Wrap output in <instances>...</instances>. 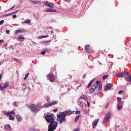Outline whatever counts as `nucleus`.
I'll return each mask as SVG.
<instances>
[{"label": "nucleus", "instance_id": "1", "mask_svg": "<svg viewBox=\"0 0 131 131\" xmlns=\"http://www.w3.org/2000/svg\"><path fill=\"white\" fill-rule=\"evenodd\" d=\"M100 83L99 81H97L96 83L97 84H96V85H94L92 86L89 91V93H92L95 91V92H100L101 91L102 85L100 84L98 86L97 84H99Z\"/></svg>", "mask_w": 131, "mask_h": 131}, {"label": "nucleus", "instance_id": "2", "mask_svg": "<svg viewBox=\"0 0 131 131\" xmlns=\"http://www.w3.org/2000/svg\"><path fill=\"white\" fill-rule=\"evenodd\" d=\"M54 115L53 114H50V115L45 114L44 116L46 121L49 123H54V122H57L54 121Z\"/></svg>", "mask_w": 131, "mask_h": 131}, {"label": "nucleus", "instance_id": "3", "mask_svg": "<svg viewBox=\"0 0 131 131\" xmlns=\"http://www.w3.org/2000/svg\"><path fill=\"white\" fill-rule=\"evenodd\" d=\"M57 121L59 122L60 124H61L62 122H64L66 120V114L64 112H60L59 115H57Z\"/></svg>", "mask_w": 131, "mask_h": 131}, {"label": "nucleus", "instance_id": "4", "mask_svg": "<svg viewBox=\"0 0 131 131\" xmlns=\"http://www.w3.org/2000/svg\"><path fill=\"white\" fill-rule=\"evenodd\" d=\"M57 122H54V123H50L48 126V131H54L57 127Z\"/></svg>", "mask_w": 131, "mask_h": 131}, {"label": "nucleus", "instance_id": "5", "mask_svg": "<svg viewBox=\"0 0 131 131\" xmlns=\"http://www.w3.org/2000/svg\"><path fill=\"white\" fill-rule=\"evenodd\" d=\"M28 107L32 111L34 112H35L38 111V107L36 105L32 104L31 106H28Z\"/></svg>", "mask_w": 131, "mask_h": 131}, {"label": "nucleus", "instance_id": "6", "mask_svg": "<svg viewBox=\"0 0 131 131\" xmlns=\"http://www.w3.org/2000/svg\"><path fill=\"white\" fill-rule=\"evenodd\" d=\"M75 112V111H71L70 109H68L63 112L65 113L66 116V115H70L72 114H74Z\"/></svg>", "mask_w": 131, "mask_h": 131}, {"label": "nucleus", "instance_id": "7", "mask_svg": "<svg viewBox=\"0 0 131 131\" xmlns=\"http://www.w3.org/2000/svg\"><path fill=\"white\" fill-rule=\"evenodd\" d=\"M111 114L110 113H108L106 115L103 121V122L105 123L109 120L111 117Z\"/></svg>", "mask_w": 131, "mask_h": 131}, {"label": "nucleus", "instance_id": "8", "mask_svg": "<svg viewBox=\"0 0 131 131\" xmlns=\"http://www.w3.org/2000/svg\"><path fill=\"white\" fill-rule=\"evenodd\" d=\"M56 104V102L53 101L49 103L48 104H45L44 106V107L48 108L49 106L54 105Z\"/></svg>", "mask_w": 131, "mask_h": 131}, {"label": "nucleus", "instance_id": "9", "mask_svg": "<svg viewBox=\"0 0 131 131\" xmlns=\"http://www.w3.org/2000/svg\"><path fill=\"white\" fill-rule=\"evenodd\" d=\"M49 76L50 78V81L52 82H54L55 79L54 75L52 73H50L49 74Z\"/></svg>", "mask_w": 131, "mask_h": 131}, {"label": "nucleus", "instance_id": "10", "mask_svg": "<svg viewBox=\"0 0 131 131\" xmlns=\"http://www.w3.org/2000/svg\"><path fill=\"white\" fill-rule=\"evenodd\" d=\"M85 49L88 53H90L91 52L92 50L90 45H86L85 47Z\"/></svg>", "mask_w": 131, "mask_h": 131}, {"label": "nucleus", "instance_id": "11", "mask_svg": "<svg viewBox=\"0 0 131 131\" xmlns=\"http://www.w3.org/2000/svg\"><path fill=\"white\" fill-rule=\"evenodd\" d=\"M25 38L22 36H20L18 38V40L19 41H23L24 40Z\"/></svg>", "mask_w": 131, "mask_h": 131}, {"label": "nucleus", "instance_id": "12", "mask_svg": "<svg viewBox=\"0 0 131 131\" xmlns=\"http://www.w3.org/2000/svg\"><path fill=\"white\" fill-rule=\"evenodd\" d=\"M112 85L111 84H108L105 88V90L106 91L109 90L112 86Z\"/></svg>", "mask_w": 131, "mask_h": 131}, {"label": "nucleus", "instance_id": "13", "mask_svg": "<svg viewBox=\"0 0 131 131\" xmlns=\"http://www.w3.org/2000/svg\"><path fill=\"white\" fill-rule=\"evenodd\" d=\"M83 99L85 100H88L87 97L84 95H83L79 97V99Z\"/></svg>", "mask_w": 131, "mask_h": 131}, {"label": "nucleus", "instance_id": "14", "mask_svg": "<svg viewBox=\"0 0 131 131\" xmlns=\"http://www.w3.org/2000/svg\"><path fill=\"white\" fill-rule=\"evenodd\" d=\"M126 74L125 72H123L122 73H120L118 74H117V75L118 77H123L124 75H125Z\"/></svg>", "mask_w": 131, "mask_h": 131}, {"label": "nucleus", "instance_id": "15", "mask_svg": "<svg viewBox=\"0 0 131 131\" xmlns=\"http://www.w3.org/2000/svg\"><path fill=\"white\" fill-rule=\"evenodd\" d=\"M98 121V120L95 121L93 124V127L94 128L97 125Z\"/></svg>", "mask_w": 131, "mask_h": 131}, {"label": "nucleus", "instance_id": "16", "mask_svg": "<svg viewBox=\"0 0 131 131\" xmlns=\"http://www.w3.org/2000/svg\"><path fill=\"white\" fill-rule=\"evenodd\" d=\"M14 113V112L13 110H12L11 112L9 111L7 113V116H8L9 115H10Z\"/></svg>", "mask_w": 131, "mask_h": 131}, {"label": "nucleus", "instance_id": "17", "mask_svg": "<svg viewBox=\"0 0 131 131\" xmlns=\"http://www.w3.org/2000/svg\"><path fill=\"white\" fill-rule=\"evenodd\" d=\"M5 128L7 130H11V127L9 125H8L5 126Z\"/></svg>", "mask_w": 131, "mask_h": 131}, {"label": "nucleus", "instance_id": "18", "mask_svg": "<svg viewBox=\"0 0 131 131\" xmlns=\"http://www.w3.org/2000/svg\"><path fill=\"white\" fill-rule=\"evenodd\" d=\"M23 32V30L20 29H19L18 30H16L15 32L16 34H17L19 33H21L22 32Z\"/></svg>", "mask_w": 131, "mask_h": 131}, {"label": "nucleus", "instance_id": "19", "mask_svg": "<svg viewBox=\"0 0 131 131\" xmlns=\"http://www.w3.org/2000/svg\"><path fill=\"white\" fill-rule=\"evenodd\" d=\"M94 79H92L91 80V81L88 84L87 88H89L90 87L92 84L93 82L94 81Z\"/></svg>", "mask_w": 131, "mask_h": 131}, {"label": "nucleus", "instance_id": "20", "mask_svg": "<svg viewBox=\"0 0 131 131\" xmlns=\"http://www.w3.org/2000/svg\"><path fill=\"white\" fill-rule=\"evenodd\" d=\"M51 5L49 3H48L47 4V6L48 7L51 8H54V7L53 6V4L52 3H51Z\"/></svg>", "mask_w": 131, "mask_h": 131}, {"label": "nucleus", "instance_id": "21", "mask_svg": "<svg viewBox=\"0 0 131 131\" xmlns=\"http://www.w3.org/2000/svg\"><path fill=\"white\" fill-rule=\"evenodd\" d=\"M16 118L18 121H21L22 120V118L19 115H17L16 116Z\"/></svg>", "mask_w": 131, "mask_h": 131}, {"label": "nucleus", "instance_id": "22", "mask_svg": "<svg viewBox=\"0 0 131 131\" xmlns=\"http://www.w3.org/2000/svg\"><path fill=\"white\" fill-rule=\"evenodd\" d=\"M32 2L34 4H38L41 3L40 1H32Z\"/></svg>", "mask_w": 131, "mask_h": 131}, {"label": "nucleus", "instance_id": "23", "mask_svg": "<svg viewBox=\"0 0 131 131\" xmlns=\"http://www.w3.org/2000/svg\"><path fill=\"white\" fill-rule=\"evenodd\" d=\"M48 37V36L47 35H46L45 36H39V37L38 38L39 39H40L42 38H46Z\"/></svg>", "mask_w": 131, "mask_h": 131}, {"label": "nucleus", "instance_id": "24", "mask_svg": "<svg viewBox=\"0 0 131 131\" xmlns=\"http://www.w3.org/2000/svg\"><path fill=\"white\" fill-rule=\"evenodd\" d=\"M126 79L128 81H130L131 82V75L129 76L128 78H126Z\"/></svg>", "mask_w": 131, "mask_h": 131}, {"label": "nucleus", "instance_id": "25", "mask_svg": "<svg viewBox=\"0 0 131 131\" xmlns=\"http://www.w3.org/2000/svg\"><path fill=\"white\" fill-rule=\"evenodd\" d=\"M9 86V84L7 82L5 83L4 85L3 86L4 88H7Z\"/></svg>", "mask_w": 131, "mask_h": 131}, {"label": "nucleus", "instance_id": "26", "mask_svg": "<svg viewBox=\"0 0 131 131\" xmlns=\"http://www.w3.org/2000/svg\"><path fill=\"white\" fill-rule=\"evenodd\" d=\"M18 12V10H16V11H15L12 13H11L10 14H9L6 15V16H8V15H10L12 14H13L14 13H17Z\"/></svg>", "mask_w": 131, "mask_h": 131}, {"label": "nucleus", "instance_id": "27", "mask_svg": "<svg viewBox=\"0 0 131 131\" xmlns=\"http://www.w3.org/2000/svg\"><path fill=\"white\" fill-rule=\"evenodd\" d=\"M108 76V75H104L103 77V79L104 80L106 78H107Z\"/></svg>", "mask_w": 131, "mask_h": 131}, {"label": "nucleus", "instance_id": "28", "mask_svg": "<svg viewBox=\"0 0 131 131\" xmlns=\"http://www.w3.org/2000/svg\"><path fill=\"white\" fill-rule=\"evenodd\" d=\"M80 117L79 116H77L75 118V122H77L79 119Z\"/></svg>", "mask_w": 131, "mask_h": 131}, {"label": "nucleus", "instance_id": "29", "mask_svg": "<svg viewBox=\"0 0 131 131\" xmlns=\"http://www.w3.org/2000/svg\"><path fill=\"white\" fill-rule=\"evenodd\" d=\"M30 20H25L23 23H29L30 22Z\"/></svg>", "mask_w": 131, "mask_h": 131}, {"label": "nucleus", "instance_id": "30", "mask_svg": "<svg viewBox=\"0 0 131 131\" xmlns=\"http://www.w3.org/2000/svg\"><path fill=\"white\" fill-rule=\"evenodd\" d=\"M9 119L10 120H14V118L12 116H11V115H9Z\"/></svg>", "mask_w": 131, "mask_h": 131}, {"label": "nucleus", "instance_id": "31", "mask_svg": "<svg viewBox=\"0 0 131 131\" xmlns=\"http://www.w3.org/2000/svg\"><path fill=\"white\" fill-rule=\"evenodd\" d=\"M13 105L15 107H17L18 106V104L17 103V102L16 101L15 102L13 103Z\"/></svg>", "mask_w": 131, "mask_h": 131}, {"label": "nucleus", "instance_id": "32", "mask_svg": "<svg viewBox=\"0 0 131 131\" xmlns=\"http://www.w3.org/2000/svg\"><path fill=\"white\" fill-rule=\"evenodd\" d=\"M45 11L46 12H51L52 11L50 9L48 8H47L45 9Z\"/></svg>", "mask_w": 131, "mask_h": 131}, {"label": "nucleus", "instance_id": "33", "mask_svg": "<svg viewBox=\"0 0 131 131\" xmlns=\"http://www.w3.org/2000/svg\"><path fill=\"white\" fill-rule=\"evenodd\" d=\"M29 74V73H28L27 74L25 75V76L24 79V80H25L26 79L28 78Z\"/></svg>", "mask_w": 131, "mask_h": 131}, {"label": "nucleus", "instance_id": "34", "mask_svg": "<svg viewBox=\"0 0 131 131\" xmlns=\"http://www.w3.org/2000/svg\"><path fill=\"white\" fill-rule=\"evenodd\" d=\"M75 114H80V111H75Z\"/></svg>", "mask_w": 131, "mask_h": 131}, {"label": "nucleus", "instance_id": "35", "mask_svg": "<svg viewBox=\"0 0 131 131\" xmlns=\"http://www.w3.org/2000/svg\"><path fill=\"white\" fill-rule=\"evenodd\" d=\"M4 89V86L2 87L1 85H0V90L3 91Z\"/></svg>", "mask_w": 131, "mask_h": 131}, {"label": "nucleus", "instance_id": "36", "mask_svg": "<svg viewBox=\"0 0 131 131\" xmlns=\"http://www.w3.org/2000/svg\"><path fill=\"white\" fill-rule=\"evenodd\" d=\"M123 103L122 102H120L119 103L118 105L119 106H122L123 105Z\"/></svg>", "mask_w": 131, "mask_h": 131}, {"label": "nucleus", "instance_id": "37", "mask_svg": "<svg viewBox=\"0 0 131 131\" xmlns=\"http://www.w3.org/2000/svg\"><path fill=\"white\" fill-rule=\"evenodd\" d=\"M121 100V98H119L118 97L117 98V102L120 101Z\"/></svg>", "mask_w": 131, "mask_h": 131}, {"label": "nucleus", "instance_id": "38", "mask_svg": "<svg viewBox=\"0 0 131 131\" xmlns=\"http://www.w3.org/2000/svg\"><path fill=\"white\" fill-rule=\"evenodd\" d=\"M122 107V106H119L118 105L117 108L119 110H120L121 108Z\"/></svg>", "mask_w": 131, "mask_h": 131}, {"label": "nucleus", "instance_id": "39", "mask_svg": "<svg viewBox=\"0 0 131 131\" xmlns=\"http://www.w3.org/2000/svg\"><path fill=\"white\" fill-rule=\"evenodd\" d=\"M80 106L82 107V108H83V105L82 103V102H80Z\"/></svg>", "mask_w": 131, "mask_h": 131}, {"label": "nucleus", "instance_id": "40", "mask_svg": "<svg viewBox=\"0 0 131 131\" xmlns=\"http://www.w3.org/2000/svg\"><path fill=\"white\" fill-rule=\"evenodd\" d=\"M4 22V21L3 20H1L0 21V25L2 24Z\"/></svg>", "mask_w": 131, "mask_h": 131}, {"label": "nucleus", "instance_id": "41", "mask_svg": "<svg viewBox=\"0 0 131 131\" xmlns=\"http://www.w3.org/2000/svg\"><path fill=\"white\" fill-rule=\"evenodd\" d=\"M45 53V51H43L42 52H41L40 54L42 55H44Z\"/></svg>", "mask_w": 131, "mask_h": 131}, {"label": "nucleus", "instance_id": "42", "mask_svg": "<svg viewBox=\"0 0 131 131\" xmlns=\"http://www.w3.org/2000/svg\"><path fill=\"white\" fill-rule=\"evenodd\" d=\"M15 7V6H13L11 8L9 9L7 11H10L13 9Z\"/></svg>", "mask_w": 131, "mask_h": 131}, {"label": "nucleus", "instance_id": "43", "mask_svg": "<svg viewBox=\"0 0 131 131\" xmlns=\"http://www.w3.org/2000/svg\"><path fill=\"white\" fill-rule=\"evenodd\" d=\"M4 42V41L3 40H0V44L3 43Z\"/></svg>", "mask_w": 131, "mask_h": 131}, {"label": "nucleus", "instance_id": "44", "mask_svg": "<svg viewBox=\"0 0 131 131\" xmlns=\"http://www.w3.org/2000/svg\"><path fill=\"white\" fill-rule=\"evenodd\" d=\"M87 101V106L88 107H89L90 106V103H89L88 100H87V101Z\"/></svg>", "mask_w": 131, "mask_h": 131}, {"label": "nucleus", "instance_id": "45", "mask_svg": "<svg viewBox=\"0 0 131 131\" xmlns=\"http://www.w3.org/2000/svg\"><path fill=\"white\" fill-rule=\"evenodd\" d=\"M6 32L7 34H9L10 32V31L9 30H6Z\"/></svg>", "mask_w": 131, "mask_h": 131}, {"label": "nucleus", "instance_id": "46", "mask_svg": "<svg viewBox=\"0 0 131 131\" xmlns=\"http://www.w3.org/2000/svg\"><path fill=\"white\" fill-rule=\"evenodd\" d=\"M58 111V110L57 109H54L53 110L54 112H55Z\"/></svg>", "mask_w": 131, "mask_h": 131}, {"label": "nucleus", "instance_id": "47", "mask_svg": "<svg viewBox=\"0 0 131 131\" xmlns=\"http://www.w3.org/2000/svg\"><path fill=\"white\" fill-rule=\"evenodd\" d=\"M123 91H119V92H118V94H121V93H122L123 92Z\"/></svg>", "mask_w": 131, "mask_h": 131}, {"label": "nucleus", "instance_id": "48", "mask_svg": "<svg viewBox=\"0 0 131 131\" xmlns=\"http://www.w3.org/2000/svg\"><path fill=\"white\" fill-rule=\"evenodd\" d=\"M16 16L15 15H14L13 16V17L14 18H16Z\"/></svg>", "mask_w": 131, "mask_h": 131}, {"label": "nucleus", "instance_id": "49", "mask_svg": "<svg viewBox=\"0 0 131 131\" xmlns=\"http://www.w3.org/2000/svg\"><path fill=\"white\" fill-rule=\"evenodd\" d=\"M14 59V60L16 61H18V60L16 58H13Z\"/></svg>", "mask_w": 131, "mask_h": 131}, {"label": "nucleus", "instance_id": "50", "mask_svg": "<svg viewBox=\"0 0 131 131\" xmlns=\"http://www.w3.org/2000/svg\"><path fill=\"white\" fill-rule=\"evenodd\" d=\"M74 131H79V129L78 128H76V129L74 130Z\"/></svg>", "mask_w": 131, "mask_h": 131}, {"label": "nucleus", "instance_id": "51", "mask_svg": "<svg viewBox=\"0 0 131 131\" xmlns=\"http://www.w3.org/2000/svg\"><path fill=\"white\" fill-rule=\"evenodd\" d=\"M108 106H109V105L107 104L106 106V108H107L108 107Z\"/></svg>", "mask_w": 131, "mask_h": 131}, {"label": "nucleus", "instance_id": "52", "mask_svg": "<svg viewBox=\"0 0 131 131\" xmlns=\"http://www.w3.org/2000/svg\"><path fill=\"white\" fill-rule=\"evenodd\" d=\"M47 101L48 102H50V100H49V98H48L47 99Z\"/></svg>", "mask_w": 131, "mask_h": 131}, {"label": "nucleus", "instance_id": "53", "mask_svg": "<svg viewBox=\"0 0 131 131\" xmlns=\"http://www.w3.org/2000/svg\"><path fill=\"white\" fill-rule=\"evenodd\" d=\"M125 73H126V74L125 75H126V74H127V75H129V73L128 72H126V73L125 72Z\"/></svg>", "mask_w": 131, "mask_h": 131}, {"label": "nucleus", "instance_id": "54", "mask_svg": "<svg viewBox=\"0 0 131 131\" xmlns=\"http://www.w3.org/2000/svg\"><path fill=\"white\" fill-rule=\"evenodd\" d=\"M43 4H45V5H47V4L48 3H45V2H43Z\"/></svg>", "mask_w": 131, "mask_h": 131}, {"label": "nucleus", "instance_id": "55", "mask_svg": "<svg viewBox=\"0 0 131 131\" xmlns=\"http://www.w3.org/2000/svg\"><path fill=\"white\" fill-rule=\"evenodd\" d=\"M45 50L46 51H48V49H45Z\"/></svg>", "mask_w": 131, "mask_h": 131}, {"label": "nucleus", "instance_id": "56", "mask_svg": "<svg viewBox=\"0 0 131 131\" xmlns=\"http://www.w3.org/2000/svg\"><path fill=\"white\" fill-rule=\"evenodd\" d=\"M53 12H56V10H53Z\"/></svg>", "mask_w": 131, "mask_h": 131}, {"label": "nucleus", "instance_id": "57", "mask_svg": "<svg viewBox=\"0 0 131 131\" xmlns=\"http://www.w3.org/2000/svg\"><path fill=\"white\" fill-rule=\"evenodd\" d=\"M93 103L94 104H95V101H94V102H93Z\"/></svg>", "mask_w": 131, "mask_h": 131}, {"label": "nucleus", "instance_id": "58", "mask_svg": "<svg viewBox=\"0 0 131 131\" xmlns=\"http://www.w3.org/2000/svg\"><path fill=\"white\" fill-rule=\"evenodd\" d=\"M7 44L4 47H6V46H7Z\"/></svg>", "mask_w": 131, "mask_h": 131}, {"label": "nucleus", "instance_id": "59", "mask_svg": "<svg viewBox=\"0 0 131 131\" xmlns=\"http://www.w3.org/2000/svg\"><path fill=\"white\" fill-rule=\"evenodd\" d=\"M1 75H0V79H1Z\"/></svg>", "mask_w": 131, "mask_h": 131}, {"label": "nucleus", "instance_id": "60", "mask_svg": "<svg viewBox=\"0 0 131 131\" xmlns=\"http://www.w3.org/2000/svg\"><path fill=\"white\" fill-rule=\"evenodd\" d=\"M25 85V84H23V85Z\"/></svg>", "mask_w": 131, "mask_h": 131}, {"label": "nucleus", "instance_id": "61", "mask_svg": "<svg viewBox=\"0 0 131 131\" xmlns=\"http://www.w3.org/2000/svg\"><path fill=\"white\" fill-rule=\"evenodd\" d=\"M81 86V85L80 84V85H79V86L80 87V86Z\"/></svg>", "mask_w": 131, "mask_h": 131}, {"label": "nucleus", "instance_id": "62", "mask_svg": "<svg viewBox=\"0 0 131 131\" xmlns=\"http://www.w3.org/2000/svg\"><path fill=\"white\" fill-rule=\"evenodd\" d=\"M119 127V126H118V127Z\"/></svg>", "mask_w": 131, "mask_h": 131}, {"label": "nucleus", "instance_id": "63", "mask_svg": "<svg viewBox=\"0 0 131 131\" xmlns=\"http://www.w3.org/2000/svg\"><path fill=\"white\" fill-rule=\"evenodd\" d=\"M1 65V63H0V66Z\"/></svg>", "mask_w": 131, "mask_h": 131}]
</instances>
